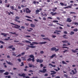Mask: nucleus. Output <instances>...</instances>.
Wrapping results in <instances>:
<instances>
[{
	"label": "nucleus",
	"instance_id": "obj_1",
	"mask_svg": "<svg viewBox=\"0 0 78 78\" xmlns=\"http://www.w3.org/2000/svg\"><path fill=\"white\" fill-rule=\"evenodd\" d=\"M46 43H47V42L44 41L43 42H40L39 43L36 42H32V44H30V45H34V44H41V45H43V44H45Z\"/></svg>",
	"mask_w": 78,
	"mask_h": 78
},
{
	"label": "nucleus",
	"instance_id": "obj_2",
	"mask_svg": "<svg viewBox=\"0 0 78 78\" xmlns=\"http://www.w3.org/2000/svg\"><path fill=\"white\" fill-rule=\"evenodd\" d=\"M23 12H26V13H30V12H31V10H30V9H28V8H26V10L25 9H23Z\"/></svg>",
	"mask_w": 78,
	"mask_h": 78
},
{
	"label": "nucleus",
	"instance_id": "obj_3",
	"mask_svg": "<svg viewBox=\"0 0 78 78\" xmlns=\"http://www.w3.org/2000/svg\"><path fill=\"white\" fill-rule=\"evenodd\" d=\"M15 19H16L14 20L15 21V22H18V23H20V21L18 20H17L18 19L19 20V19H20V17L19 16H16V17H15Z\"/></svg>",
	"mask_w": 78,
	"mask_h": 78
},
{
	"label": "nucleus",
	"instance_id": "obj_4",
	"mask_svg": "<svg viewBox=\"0 0 78 78\" xmlns=\"http://www.w3.org/2000/svg\"><path fill=\"white\" fill-rule=\"evenodd\" d=\"M51 51H58L59 50L58 49H56V48L55 47H53L51 49Z\"/></svg>",
	"mask_w": 78,
	"mask_h": 78
},
{
	"label": "nucleus",
	"instance_id": "obj_5",
	"mask_svg": "<svg viewBox=\"0 0 78 78\" xmlns=\"http://www.w3.org/2000/svg\"><path fill=\"white\" fill-rule=\"evenodd\" d=\"M36 61L37 62H40V63H42V62H44V60H43V59L40 60L39 59H36Z\"/></svg>",
	"mask_w": 78,
	"mask_h": 78
},
{
	"label": "nucleus",
	"instance_id": "obj_6",
	"mask_svg": "<svg viewBox=\"0 0 78 78\" xmlns=\"http://www.w3.org/2000/svg\"><path fill=\"white\" fill-rule=\"evenodd\" d=\"M74 70H75V71H74V70H72L71 71L72 72H73V75H75V74L76 73H77V71L76 70V68H74Z\"/></svg>",
	"mask_w": 78,
	"mask_h": 78
},
{
	"label": "nucleus",
	"instance_id": "obj_7",
	"mask_svg": "<svg viewBox=\"0 0 78 78\" xmlns=\"http://www.w3.org/2000/svg\"><path fill=\"white\" fill-rule=\"evenodd\" d=\"M19 76H23V78H25V74L23 73L21 75L20 74H19Z\"/></svg>",
	"mask_w": 78,
	"mask_h": 78
},
{
	"label": "nucleus",
	"instance_id": "obj_8",
	"mask_svg": "<svg viewBox=\"0 0 78 78\" xmlns=\"http://www.w3.org/2000/svg\"><path fill=\"white\" fill-rule=\"evenodd\" d=\"M47 69H43L42 71L41 70H39V72H41L42 73H45Z\"/></svg>",
	"mask_w": 78,
	"mask_h": 78
},
{
	"label": "nucleus",
	"instance_id": "obj_9",
	"mask_svg": "<svg viewBox=\"0 0 78 78\" xmlns=\"http://www.w3.org/2000/svg\"><path fill=\"white\" fill-rule=\"evenodd\" d=\"M14 27L15 28H20V26H19V25L15 24V26H14Z\"/></svg>",
	"mask_w": 78,
	"mask_h": 78
},
{
	"label": "nucleus",
	"instance_id": "obj_10",
	"mask_svg": "<svg viewBox=\"0 0 78 78\" xmlns=\"http://www.w3.org/2000/svg\"><path fill=\"white\" fill-rule=\"evenodd\" d=\"M22 42H23V43L26 42V43H31V42L30 41H29L27 40H25V41H22Z\"/></svg>",
	"mask_w": 78,
	"mask_h": 78
},
{
	"label": "nucleus",
	"instance_id": "obj_11",
	"mask_svg": "<svg viewBox=\"0 0 78 78\" xmlns=\"http://www.w3.org/2000/svg\"><path fill=\"white\" fill-rule=\"evenodd\" d=\"M68 22H72V20L70 18H68L67 19V20L66 21Z\"/></svg>",
	"mask_w": 78,
	"mask_h": 78
},
{
	"label": "nucleus",
	"instance_id": "obj_12",
	"mask_svg": "<svg viewBox=\"0 0 78 78\" xmlns=\"http://www.w3.org/2000/svg\"><path fill=\"white\" fill-rule=\"evenodd\" d=\"M51 14L52 16H55V15H56V14H57V13L56 12L54 13L53 12H51Z\"/></svg>",
	"mask_w": 78,
	"mask_h": 78
},
{
	"label": "nucleus",
	"instance_id": "obj_13",
	"mask_svg": "<svg viewBox=\"0 0 78 78\" xmlns=\"http://www.w3.org/2000/svg\"><path fill=\"white\" fill-rule=\"evenodd\" d=\"M76 50H78V49L76 48L75 50H74L73 49H72V51H73V53H76L77 51H76Z\"/></svg>",
	"mask_w": 78,
	"mask_h": 78
},
{
	"label": "nucleus",
	"instance_id": "obj_14",
	"mask_svg": "<svg viewBox=\"0 0 78 78\" xmlns=\"http://www.w3.org/2000/svg\"><path fill=\"white\" fill-rule=\"evenodd\" d=\"M51 72H52V73H51V75H55L56 73L55 71H51Z\"/></svg>",
	"mask_w": 78,
	"mask_h": 78
},
{
	"label": "nucleus",
	"instance_id": "obj_15",
	"mask_svg": "<svg viewBox=\"0 0 78 78\" xmlns=\"http://www.w3.org/2000/svg\"><path fill=\"white\" fill-rule=\"evenodd\" d=\"M6 61V62H7V64H9V65H10V66H12V65H13V64H12V63H11L10 62H8L7 61Z\"/></svg>",
	"mask_w": 78,
	"mask_h": 78
},
{
	"label": "nucleus",
	"instance_id": "obj_16",
	"mask_svg": "<svg viewBox=\"0 0 78 78\" xmlns=\"http://www.w3.org/2000/svg\"><path fill=\"white\" fill-rule=\"evenodd\" d=\"M43 39L44 40H47V41H51L50 39L48 38H43Z\"/></svg>",
	"mask_w": 78,
	"mask_h": 78
},
{
	"label": "nucleus",
	"instance_id": "obj_17",
	"mask_svg": "<svg viewBox=\"0 0 78 78\" xmlns=\"http://www.w3.org/2000/svg\"><path fill=\"white\" fill-rule=\"evenodd\" d=\"M30 26L31 27H32V28H34L36 26L35 25L33 24H31Z\"/></svg>",
	"mask_w": 78,
	"mask_h": 78
},
{
	"label": "nucleus",
	"instance_id": "obj_18",
	"mask_svg": "<svg viewBox=\"0 0 78 78\" xmlns=\"http://www.w3.org/2000/svg\"><path fill=\"white\" fill-rule=\"evenodd\" d=\"M57 9V8L55 7L54 8H53L52 9V11L53 12H55L56 11V10Z\"/></svg>",
	"mask_w": 78,
	"mask_h": 78
},
{
	"label": "nucleus",
	"instance_id": "obj_19",
	"mask_svg": "<svg viewBox=\"0 0 78 78\" xmlns=\"http://www.w3.org/2000/svg\"><path fill=\"white\" fill-rule=\"evenodd\" d=\"M54 56L55 57V58H56V54H53L50 57V58H53V57Z\"/></svg>",
	"mask_w": 78,
	"mask_h": 78
},
{
	"label": "nucleus",
	"instance_id": "obj_20",
	"mask_svg": "<svg viewBox=\"0 0 78 78\" xmlns=\"http://www.w3.org/2000/svg\"><path fill=\"white\" fill-rule=\"evenodd\" d=\"M1 35H4V37H6V36H7V34L5 33H1Z\"/></svg>",
	"mask_w": 78,
	"mask_h": 78
},
{
	"label": "nucleus",
	"instance_id": "obj_21",
	"mask_svg": "<svg viewBox=\"0 0 78 78\" xmlns=\"http://www.w3.org/2000/svg\"><path fill=\"white\" fill-rule=\"evenodd\" d=\"M62 42H63V44H66V43H67L68 42H69V41L65 40L64 41H62Z\"/></svg>",
	"mask_w": 78,
	"mask_h": 78
},
{
	"label": "nucleus",
	"instance_id": "obj_22",
	"mask_svg": "<svg viewBox=\"0 0 78 78\" xmlns=\"http://www.w3.org/2000/svg\"><path fill=\"white\" fill-rule=\"evenodd\" d=\"M29 57H30V58H34V56L33 55H31L29 56Z\"/></svg>",
	"mask_w": 78,
	"mask_h": 78
},
{
	"label": "nucleus",
	"instance_id": "obj_23",
	"mask_svg": "<svg viewBox=\"0 0 78 78\" xmlns=\"http://www.w3.org/2000/svg\"><path fill=\"white\" fill-rule=\"evenodd\" d=\"M65 36H67V35H64L62 36V37H63V38H64L65 39H68L67 37H66Z\"/></svg>",
	"mask_w": 78,
	"mask_h": 78
},
{
	"label": "nucleus",
	"instance_id": "obj_24",
	"mask_svg": "<svg viewBox=\"0 0 78 78\" xmlns=\"http://www.w3.org/2000/svg\"><path fill=\"white\" fill-rule=\"evenodd\" d=\"M49 66H52L53 67H56V66L54 65H53L49 63Z\"/></svg>",
	"mask_w": 78,
	"mask_h": 78
},
{
	"label": "nucleus",
	"instance_id": "obj_25",
	"mask_svg": "<svg viewBox=\"0 0 78 78\" xmlns=\"http://www.w3.org/2000/svg\"><path fill=\"white\" fill-rule=\"evenodd\" d=\"M74 34V32L73 31H71L70 33L69 34H70V35H72V34Z\"/></svg>",
	"mask_w": 78,
	"mask_h": 78
},
{
	"label": "nucleus",
	"instance_id": "obj_26",
	"mask_svg": "<svg viewBox=\"0 0 78 78\" xmlns=\"http://www.w3.org/2000/svg\"><path fill=\"white\" fill-rule=\"evenodd\" d=\"M12 47H13V45H12L9 46V47H8V48H12Z\"/></svg>",
	"mask_w": 78,
	"mask_h": 78
},
{
	"label": "nucleus",
	"instance_id": "obj_27",
	"mask_svg": "<svg viewBox=\"0 0 78 78\" xmlns=\"http://www.w3.org/2000/svg\"><path fill=\"white\" fill-rule=\"evenodd\" d=\"M10 39V37H8V38H5L4 39L5 41H9V39Z\"/></svg>",
	"mask_w": 78,
	"mask_h": 78
},
{
	"label": "nucleus",
	"instance_id": "obj_28",
	"mask_svg": "<svg viewBox=\"0 0 78 78\" xmlns=\"http://www.w3.org/2000/svg\"><path fill=\"white\" fill-rule=\"evenodd\" d=\"M40 12V10L38 9H37L36 11L35 12L36 13H37V12Z\"/></svg>",
	"mask_w": 78,
	"mask_h": 78
},
{
	"label": "nucleus",
	"instance_id": "obj_29",
	"mask_svg": "<svg viewBox=\"0 0 78 78\" xmlns=\"http://www.w3.org/2000/svg\"><path fill=\"white\" fill-rule=\"evenodd\" d=\"M4 72H5V70H2V69L0 70V72L1 73H3Z\"/></svg>",
	"mask_w": 78,
	"mask_h": 78
},
{
	"label": "nucleus",
	"instance_id": "obj_30",
	"mask_svg": "<svg viewBox=\"0 0 78 78\" xmlns=\"http://www.w3.org/2000/svg\"><path fill=\"white\" fill-rule=\"evenodd\" d=\"M5 13L7 14H8V15H11V13L8 12V11H6Z\"/></svg>",
	"mask_w": 78,
	"mask_h": 78
},
{
	"label": "nucleus",
	"instance_id": "obj_31",
	"mask_svg": "<svg viewBox=\"0 0 78 78\" xmlns=\"http://www.w3.org/2000/svg\"><path fill=\"white\" fill-rule=\"evenodd\" d=\"M60 4L61 5V6H64V4L63 2H60Z\"/></svg>",
	"mask_w": 78,
	"mask_h": 78
},
{
	"label": "nucleus",
	"instance_id": "obj_32",
	"mask_svg": "<svg viewBox=\"0 0 78 78\" xmlns=\"http://www.w3.org/2000/svg\"><path fill=\"white\" fill-rule=\"evenodd\" d=\"M32 60V59L31 58H29V59H27V61H30Z\"/></svg>",
	"mask_w": 78,
	"mask_h": 78
},
{
	"label": "nucleus",
	"instance_id": "obj_33",
	"mask_svg": "<svg viewBox=\"0 0 78 78\" xmlns=\"http://www.w3.org/2000/svg\"><path fill=\"white\" fill-rule=\"evenodd\" d=\"M10 8H11V9H12V10H14V7L13 6H11L10 7Z\"/></svg>",
	"mask_w": 78,
	"mask_h": 78
},
{
	"label": "nucleus",
	"instance_id": "obj_34",
	"mask_svg": "<svg viewBox=\"0 0 78 78\" xmlns=\"http://www.w3.org/2000/svg\"><path fill=\"white\" fill-rule=\"evenodd\" d=\"M25 37H26V38H27V37H31V36L29 35L25 36Z\"/></svg>",
	"mask_w": 78,
	"mask_h": 78
},
{
	"label": "nucleus",
	"instance_id": "obj_35",
	"mask_svg": "<svg viewBox=\"0 0 78 78\" xmlns=\"http://www.w3.org/2000/svg\"><path fill=\"white\" fill-rule=\"evenodd\" d=\"M62 63L63 64H67V63H66L64 61H62Z\"/></svg>",
	"mask_w": 78,
	"mask_h": 78
},
{
	"label": "nucleus",
	"instance_id": "obj_36",
	"mask_svg": "<svg viewBox=\"0 0 78 78\" xmlns=\"http://www.w3.org/2000/svg\"><path fill=\"white\" fill-rule=\"evenodd\" d=\"M4 74L5 75H8V72H6Z\"/></svg>",
	"mask_w": 78,
	"mask_h": 78
},
{
	"label": "nucleus",
	"instance_id": "obj_37",
	"mask_svg": "<svg viewBox=\"0 0 78 78\" xmlns=\"http://www.w3.org/2000/svg\"><path fill=\"white\" fill-rule=\"evenodd\" d=\"M73 31H78V29H73Z\"/></svg>",
	"mask_w": 78,
	"mask_h": 78
},
{
	"label": "nucleus",
	"instance_id": "obj_38",
	"mask_svg": "<svg viewBox=\"0 0 78 78\" xmlns=\"http://www.w3.org/2000/svg\"><path fill=\"white\" fill-rule=\"evenodd\" d=\"M26 20L27 21H29L30 22H32V20H30L29 19H26Z\"/></svg>",
	"mask_w": 78,
	"mask_h": 78
},
{
	"label": "nucleus",
	"instance_id": "obj_39",
	"mask_svg": "<svg viewBox=\"0 0 78 78\" xmlns=\"http://www.w3.org/2000/svg\"><path fill=\"white\" fill-rule=\"evenodd\" d=\"M70 14H76V13H75V12H70Z\"/></svg>",
	"mask_w": 78,
	"mask_h": 78
},
{
	"label": "nucleus",
	"instance_id": "obj_40",
	"mask_svg": "<svg viewBox=\"0 0 78 78\" xmlns=\"http://www.w3.org/2000/svg\"><path fill=\"white\" fill-rule=\"evenodd\" d=\"M21 7L23 8H25V7H27V6L25 5V6H24L23 5H21Z\"/></svg>",
	"mask_w": 78,
	"mask_h": 78
},
{
	"label": "nucleus",
	"instance_id": "obj_41",
	"mask_svg": "<svg viewBox=\"0 0 78 78\" xmlns=\"http://www.w3.org/2000/svg\"><path fill=\"white\" fill-rule=\"evenodd\" d=\"M62 48H69V47L65 46L62 47Z\"/></svg>",
	"mask_w": 78,
	"mask_h": 78
},
{
	"label": "nucleus",
	"instance_id": "obj_42",
	"mask_svg": "<svg viewBox=\"0 0 78 78\" xmlns=\"http://www.w3.org/2000/svg\"><path fill=\"white\" fill-rule=\"evenodd\" d=\"M32 62H34L35 61V60H34V58H33L32 59Z\"/></svg>",
	"mask_w": 78,
	"mask_h": 78
},
{
	"label": "nucleus",
	"instance_id": "obj_43",
	"mask_svg": "<svg viewBox=\"0 0 78 78\" xmlns=\"http://www.w3.org/2000/svg\"><path fill=\"white\" fill-rule=\"evenodd\" d=\"M26 17H27V18H28V19H31V17L28 16H25Z\"/></svg>",
	"mask_w": 78,
	"mask_h": 78
},
{
	"label": "nucleus",
	"instance_id": "obj_44",
	"mask_svg": "<svg viewBox=\"0 0 78 78\" xmlns=\"http://www.w3.org/2000/svg\"><path fill=\"white\" fill-rule=\"evenodd\" d=\"M20 66H24V64H23V62H22L21 63V65Z\"/></svg>",
	"mask_w": 78,
	"mask_h": 78
},
{
	"label": "nucleus",
	"instance_id": "obj_45",
	"mask_svg": "<svg viewBox=\"0 0 78 78\" xmlns=\"http://www.w3.org/2000/svg\"><path fill=\"white\" fill-rule=\"evenodd\" d=\"M36 48V46H31V48Z\"/></svg>",
	"mask_w": 78,
	"mask_h": 78
},
{
	"label": "nucleus",
	"instance_id": "obj_46",
	"mask_svg": "<svg viewBox=\"0 0 78 78\" xmlns=\"http://www.w3.org/2000/svg\"><path fill=\"white\" fill-rule=\"evenodd\" d=\"M25 54V52H23L21 53V55H24Z\"/></svg>",
	"mask_w": 78,
	"mask_h": 78
},
{
	"label": "nucleus",
	"instance_id": "obj_47",
	"mask_svg": "<svg viewBox=\"0 0 78 78\" xmlns=\"http://www.w3.org/2000/svg\"><path fill=\"white\" fill-rule=\"evenodd\" d=\"M21 28H22V29H25V27L23 26H22L21 27Z\"/></svg>",
	"mask_w": 78,
	"mask_h": 78
},
{
	"label": "nucleus",
	"instance_id": "obj_48",
	"mask_svg": "<svg viewBox=\"0 0 78 78\" xmlns=\"http://www.w3.org/2000/svg\"><path fill=\"white\" fill-rule=\"evenodd\" d=\"M67 51H68V50H65L64 51H63V53H66Z\"/></svg>",
	"mask_w": 78,
	"mask_h": 78
},
{
	"label": "nucleus",
	"instance_id": "obj_49",
	"mask_svg": "<svg viewBox=\"0 0 78 78\" xmlns=\"http://www.w3.org/2000/svg\"><path fill=\"white\" fill-rule=\"evenodd\" d=\"M64 76L66 77V78H67L68 77V76H67V75H66V74H65L64 75Z\"/></svg>",
	"mask_w": 78,
	"mask_h": 78
},
{
	"label": "nucleus",
	"instance_id": "obj_50",
	"mask_svg": "<svg viewBox=\"0 0 78 78\" xmlns=\"http://www.w3.org/2000/svg\"><path fill=\"white\" fill-rule=\"evenodd\" d=\"M55 31H56V32H59L60 33L61 32V31L60 30H55Z\"/></svg>",
	"mask_w": 78,
	"mask_h": 78
},
{
	"label": "nucleus",
	"instance_id": "obj_51",
	"mask_svg": "<svg viewBox=\"0 0 78 78\" xmlns=\"http://www.w3.org/2000/svg\"><path fill=\"white\" fill-rule=\"evenodd\" d=\"M14 10H15L16 11V12H19V10L17 9H14Z\"/></svg>",
	"mask_w": 78,
	"mask_h": 78
},
{
	"label": "nucleus",
	"instance_id": "obj_52",
	"mask_svg": "<svg viewBox=\"0 0 78 78\" xmlns=\"http://www.w3.org/2000/svg\"><path fill=\"white\" fill-rule=\"evenodd\" d=\"M21 56V54H19L18 55H17L16 56V57H20Z\"/></svg>",
	"mask_w": 78,
	"mask_h": 78
},
{
	"label": "nucleus",
	"instance_id": "obj_53",
	"mask_svg": "<svg viewBox=\"0 0 78 78\" xmlns=\"http://www.w3.org/2000/svg\"><path fill=\"white\" fill-rule=\"evenodd\" d=\"M53 22H58V21L57 20H54L53 21Z\"/></svg>",
	"mask_w": 78,
	"mask_h": 78
},
{
	"label": "nucleus",
	"instance_id": "obj_54",
	"mask_svg": "<svg viewBox=\"0 0 78 78\" xmlns=\"http://www.w3.org/2000/svg\"><path fill=\"white\" fill-rule=\"evenodd\" d=\"M74 24L75 25H78V23L76 22H74Z\"/></svg>",
	"mask_w": 78,
	"mask_h": 78
},
{
	"label": "nucleus",
	"instance_id": "obj_55",
	"mask_svg": "<svg viewBox=\"0 0 78 78\" xmlns=\"http://www.w3.org/2000/svg\"><path fill=\"white\" fill-rule=\"evenodd\" d=\"M44 53V51H40V54H43Z\"/></svg>",
	"mask_w": 78,
	"mask_h": 78
},
{
	"label": "nucleus",
	"instance_id": "obj_56",
	"mask_svg": "<svg viewBox=\"0 0 78 78\" xmlns=\"http://www.w3.org/2000/svg\"><path fill=\"white\" fill-rule=\"evenodd\" d=\"M14 42H19V41H16V40H15L14 41Z\"/></svg>",
	"mask_w": 78,
	"mask_h": 78
},
{
	"label": "nucleus",
	"instance_id": "obj_57",
	"mask_svg": "<svg viewBox=\"0 0 78 78\" xmlns=\"http://www.w3.org/2000/svg\"><path fill=\"white\" fill-rule=\"evenodd\" d=\"M27 31H28L29 32H30V31H32V30L28 29L27 30Z\"/></svg>",
	"mask_w": 78,
	"mask_h": 78
},
{
	"label": "nucleus",
	"instance_id": "obj_58",
	"mask_svg": "<svg viewBox=\"0 0 78 78\" xmlns=\"http://www.w3.org/2000/svg\"><path fill=\"white\" fill-rule=\"evenodd\" d=\"M10 33H11V34H16V32H14V33L10 32Z\"/></svg>",
	"mask_w": 78,
	"mask_h": 78
},
{
	"label": "nucleus",
	"instance_id": "obj_59",
	"mask_svg": "<svg viewBox=\"0 0 78 78\" xmlns=\"http://www.w3.org/2000/svg\"><path fill=\"white\" fill-rule=\"evenodd\" d=\"M34 72L32 70H30L28 71L29 72Z\"/></svg>",
	"mask_w": 78,
	"mask_h": 78
},
{
	"label": "nucleus",
	"instance_id": "obj_60",
	"mask_svg": "<svg viewBox=\"0 0 78 78\" xmlns=\"http://www.w3.org/2000/svg\"><path fill=\"white\" fill-rule=\"evenodd\" d=\"M18 61H19V62H21V59H20L19 58L18 59Z\"/></svg>",
	"mask_w": 78,
	"mask_h": 78
},
{
	"label": "nucleus",
	"instance_id": "obj_61",
	"mask_svg": "<svg viewBox=\"0 0 78 78\" xmlns=\"http://www.w3.org/2000/svg\"><path fill=\"white\" fill-rule=\"evenodd\" d=\"M40 66H41V67H43V65L42 64H40Z\"/></svg>",
	"mask_w": 78,
	"mask_h": 78
},
{
	"label": "nucleus",
	"instance_id": "obj_62",
	"mask_svg": "<svg viewBox=\"0 0 78 78\" xmlns=\"http://www.w3.org/2000/svg\"><path fill=\"white\" fill-rule=\"evenodd\" d=\"M12 50L13 51H14L16 50V49L15 48H12Z\"/></svg>",
	"mask_w": 78,
	"mask_h": 78
},
{
	"label": "nucleus",
	"instance_id": "obj_63",
	"mask_svg": "<svg viewBox=\"0 0 78 78\" xmlns=\"http://www.w3.org/2000/svg\"><path fill=\"white\" fill-rule=\"evenodd\" d=\"M49 26H51V27L53 26V24H50L49 25Z\"/></svg>",
	"mask_w": 78,
	"mask_h": 78
},
{
	"label": "nucleus",
	"instance_id": "obj_64",
	"mask_svg": "<svg viewBox=\"0 0 78 78\" xmlns=\"http://www.w3.org/2000/svg\"><path fill=\"white\" fill-rule=\"evenodd\" d=\"M56 37V36L55 35H52V37L53 38H54V37Z\"/></svg>",
	"mask_w": 78,
	"mask_h": 78
}]
</instances>
